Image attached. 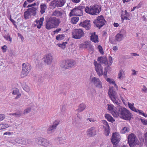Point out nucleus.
Segmentation results:
<instances>
[{
	"label": "nucleus",
	"mask_w": 147,
	"mask_h": 147,
	"mask_svg": "<svg viewBox=\"0 0 147 147\" xmlns=\"http://www.w3.org/2000/svg\"><path fill=\"white\" fill-rule=\"evenodd\" d=\"M115 111L112 112V115L114 117L119 116L120 118L126 120L131 119L133 115L126 108L122 106H118Z\"/></svg>",
	"instance_id": "nucleus-1"
},
{
	"label": "nucleus",
	"mask_w": 147,
	"mask_h": 147,
	"mask_svg": "<svg viewBox=\"0 0 147 147\" xmlns=\"http://www.w3.org/2000/svg\"><path fill=\"white\" fill-rule=\"evenodd\" d=\"M60 22V19L55 17L48 18L46 20L45 28L48 30L56 28L59 25Z\"/></svg>",
	"instance_id": "nucleus-2"
},
{
	"label": "nucleus",
	"mask_w": 147,
	"mask_h": 147,
	"mask_svg": "<svg viewBox=\"0 0 147 147\" xmlns=\"http://www.w3.org/2000/svg\"><path fill=\"white\" fill-rule=\"evenodd\" d=\"M101 6L96 5H94L93 6L89 7L87 6L85 9V11L86 13L92 15H97L101 11Z\"/></svg>",
	"instance_id": "nucleus-3"
},
{
	"label": "nucleus",
	"mask_w": 147,
	"mask_h": 147,
	"mask_svg": "<svg viewBox=\"0 0 147 147\" xmlns=\"http://www.w3.org/2000/svg\"><path fill=\"white\" fill-rule=\"evenodd\" d=\"M128 142L130 147H136L139 146V147L141 146V144L139 142V141L134 134L131 133L127 137Z\"/></svg>",
	"instance_id": "nucleus-4"
},
{
	"label": "nucleus",
	"mask_w": 147,
	"mask_h": 147,
	"mask_svg": "<svg viewBox=\"0 0 147 147\" xmlns=\"http://www.w3.org/2000/svg\"><path fill=\"white\" fill-rule=\"evenodd\" d=\"M38 8V7H32L28 9L24 13V19L26 20L29 19L31 18L32 16H35L36 15Z\"/></svg>",
	"instance_id": "nucleus-5"
},
{
	"label": "nucleus",
	"mask_w": 147,
	"mask_h": 147,
	"mask_svg": "<svg viewBox=\"0 0 147 147\" xmlns=\"http://www.w3.org/2000/svg\"><path fill=\"white\" fill-rule=\"evenodd\" d=\"M93 22L99 29H100L107 23L106 21L105 20L104 17L102 15L98 16L97 19L94 21Z\"/></svg>",
	"instance_id": "nucleus-6"
},
{
	"label": "nucleus",
	"mask_w": 147,
	"mask_h": 147,
	"mask_svg": "<svg viewBox=\"0 0 147 147\" xmlns=\"http://www.w3.org/2000/svg\"><path fill=\"white\" fill-rule=\"evenodd\" d=\"M22 66L21 76L22 78H24L28 75L31 68L30 65L28 63H24L22 64Z\"/></svg>",
	"instance_id": "nucleus-7"
},
{
	"label": "nucleus",
	"mask_w": 147,
	"mask_h": 147,
	"mask_svg": "<svg viewBox=\"0 0 147 147\" xmlns=\"http://www.w3.org/2000/svg\"><path fill=\"white\" fill-rule=\"evenodd\" d=\"M38 144L42 146L46 147H53L52 145L47 139L42 138H38L36 139Z\"/></svg>",
	"instance_id": "nucleus-8"
},
{
	"label": "nucleus",
	"mask_w": 147,
	"mask_h": 147,
	"mask_svg": "<svg viewBox=\"0 0 147 147\" xmlns=\"http://www.w3.org/2000/svg\"><path fill=\"white\" fill-rule=\"evenodd\" d=\"M84 34L81 29H76L72 32V37L76 39H80L84 35Z\"/></svg>",
	"instance_id": "nucleus-9"
},
{
	"label": "nucleus",
	"mask_w": 147,
	"mask_h": 147,
	"mask_svg": "<svg viewBox=\"0 0 147 147\" xmlns=\"http://www.w3.org/2000/svg\"><path fill=\"white\" fill-rule=\"evenodd\" d=\"M121 136L117 132L113 133V134L111 140L112 142L114 145V147H116V145L117 143L120 141L121 139Z\"/></svg>",
	"instance_id": "nucleus-10"
},
{
	"label": "nucleus",
	"mask_w": 147,
	"mask_h": 147,
	"mask_svg": "<svg viewBox=\"0 0 147 147\" xmlns=\"http://www.w3.org/2000/svg\"><path fill=\"white\" fill-rule=\"evenodd\" d=\"M108 94L111 100L113 102L116 100L117 95V92L113 89V88H110L108 90Z\"/></svg>",
	"instance_id": "nucleus-11"
},
{
	"label": "nucleus",
	"mask_w": 147,
	"mask_h": 147,
	"mask_svg": "<svg viewBox=\"0 0 147 147\" xmlns=\"http://www.w3.org/2000/svg\"><path fill=\"white\" fill-rule=\"evenodd\" d=\"M96 63H94V65L95 67V69L98 75L99 76H102L103 74L102 67L100 64Z\"/></svg>",
	"instance_id": "nucleus-12"
},
{
	"label": "nucleus",
	"mask_w": 147,
	"mask_h": 147,
	"mask_svg": "<svg viewBox=\"0 0 147 147\" xmlns=\"http://www.w3.org/2000/svg\"><path fill=\"white\" fill-rule=\"evenodd\" d=\"M92 82L94 84L96 87L99 88H102V82L98 78L95 77H93L91 79Z\"/></svg>",
	"instance_id": "nucleus-13"
},
{
	"label": "nucleus",
	"mask_w": 147,
	"mask_h": 147,
	"mask_svg": "<svg viewBox=\"0 0 147 147\" xmlns=\"http://www.w3.org/2000/svg\"><path fill=\"white\" fill-rule=\"evenodd\" d=\"M96 134V131L94 127H91L86 131V135L90 137L93 136Z\"/></svg>",
	"instance_id": "nucleus-14"
},
{
	"label": "nucleus",
	"mask_w": 147,
	"mask_h": 147,
	"mask_svg": "<svg viewBox=\"0 0 147 147\" xmlns=\"http://www.w3.org/2000/svg\"><path fill=\"white\" fill-rule=\"evenodd\" d=\"M60 121L59 120H55V122L53 123V124L51 126L47 129L48 133H50V131L53 132L54 131V129H56V128L58 125L59 124L60 122Z\"/></svg>",
	"instance_id": "nucleus-15"
},
{
	"label": "nucleus",
	"mask_w": 147,
	"mask_h": 147,
	"mask_svg": "<svg viewBox=\"0 0 147 147\" xmlns=\"http://www.w3.org/2000/svg\"><path fill=\"white\" fill-rule=\"evenodd\" d=\"M80 25L84 28L87 30H90L91 26L90 21L89 20H86L83 22H81L80 24Z\"/></svg>",
	"instance_id": "nucleus-16"
},
{
	"label": "nucleus",
	"mask_w": 147,
	"mask_h": 147,
	"mask_svg": "<svg viewBox=\"0 0 147 147\" xmlns=\"http://www.w3.org/2000/svg\"><path fill=\"white\" fill-rule=\"evenodd\" d=\"M16 142L25 145L28 143H30L31 142L30 140H27L24 138L19 139L16 140Z\"/></svg>",
	"instance_id": "nucleus-17"
},
{
	"label": "nucleus",
	"mask_w": 147,
	"mask_h": 147,
	"mask_svg": "<svg viewBox=\"0 0 147 147\" xmlns=\"http://www.w3.org/2000/svg\"><path fill=\"white\" fill-rule=\"evenodd\" d=\"M53 60V57L50 54L47 55L45 58L44 62L47 65L50 64Z\"/></svg>",
	"instance_id": "nucleus-18"
},
{
	"label": "nucleus",
	"mask_w": 147,
	"mask_h": 147,
	"mask_svg": "<svg viewBox=\"0 0 147 147\" xmlns=\"http://www.w3.org/2000/svg\"><path fill=\"white\" fill-rule=\"evenodd\" d=\"M97 60L101 63H104L106 65L108 64V61L106 57L105 56L100 57L98 58Z\"/></svg>",
	"instance_id": "nucleus-19"
},
{
	"label": "nucleus",
	"mask_w": 147,
	"mask_h": 147,
	"mask_svg": "<svg viewBox=\"0 0 147 147\" xmlns=\"http://www.w3.org/2000/svg\"><path fill=\"white\" fill-rule=\"evenodd\" d=\"M90 39L92 42L96 43L99 42L98 40V36L96 34V32H94L90 36Z\"/></svg>",
	"instance_id": "nucleus-20"
},
{
	"label": "nucleus",
	"mask_w": 147,
	"mask_h": 147,
	"mask_svg": "<svg viewBox=\"0 0 147 147\" xmlns=\"http://www.w3.org/2000/svg\"><path fill=\"white\" fill-rule=\"evenodd\" d=\"M73 9L74 10V13L75 14L76 16H81L83 15L82 11L79 8H78V7H75Z\"/></svg>",
	"instance_id": "nucleus-21"
},
{
	"label": "nucleus",
	"mask_w": 147,
	"mask_h": 147,
	"mask_svg": "<svg viewBox=\"0 0 147 147\" xmlns=\"http://www.w3.org/2000/svg\"><path fill=\"white\" fill-rule=\"evenodd\" d=\"M44 20V18L42 17L40 19L36 21V22L37 25H36L37 28L38 29H40L41 26H42L43 22Z\"/></svg>",
	"instance_id": "nucleus-22"
},
{
	"label": "nucleus",
	"mask_w": 147,
	"mask_h": 147,
	"mask_svg": "<svg viewBox=\"0 0 147 147\" xmlns=\"http://www.w3.org/2000/svg\"><path fill=\"white\" fill-rule=\"evenodd\" d=\"M52 15L53 16H56L57 17H60V18H62L63 13L59 10H55L53 12Z\"/></svg>",
	"instance_id": "nucleus-23"
},
{
	"label": "nucleus",
	"mask_w": 147,
	"mask_h": 147,
	"mask_svg": "<svg viewBox=\"0 0 147 147\" xmlns=\"http://www.w3.org/2000/svg\"><path fill=\"white\" fill-rule=\"evenodd\" d=\"M60 66L63 68L67 69L69 68L68 65V63L67 62V60H64L62 61L60 63Z\"/></svg>",
	"instance_id": "nucleus-24"
},
{
	"label": "nucleus",
	"mask_w": 147,
	"mask_h": 147,
	"mask_svg": "<svg viewBox=\"0 0 147 147\" xmlns=\"http://www.w3.org/2000/svg\"><path fill=\"white\" fill-rule=\"evenodd\" d=\"M56 6L57 7H61L64 5L65 2L63 0H55Z\"/></svg>",
	"instance_id": "nucleus-25"
},
{
	"label": "nucleus",
	"mask_w": 147,
	"mask_h": 147,
	"mask_svg": "<svg viewBox=\"0 0 147 147\" xmlns=\"http://www.w3.org/2000/svg\"><path fill=\"white\" fill-rule=\"evenodd\" d=\"M105 117L108 121L112 123L115 121V120L109 114H106L105 115Z\"/></svg>",
	"instance_id": "nucleus-26"
},
{
	"label": "nucleus",
	"mask_w": 147,
	"mask_h": 147,
	"mask_svg": "<svg viewBox=\"0 0 147 147\" xmlns=\"http://www.w3.org/2000/svg\"><path fill=\"white\" fill-rule=\"evenodd\" d=\"M47 5L44 3H42L40 5V12L41 14H43L45 12V10L47 8Z\"/></svg>",
	"instance_id": "nucleus-27"
},
{
	"label": "nucleus",
	"mask_w": 147,
	"mask_h": 147,
	"mask_svg": "<svg viewBox=\"0 0 147 147\" xmlns=\"http://www.w3.org/2000/svg\"><path fill=\"white\" fill-rule=\"evenodd\" d=\"M65 140V137H64L63 138V137H58L57 139V143L58 144H63L64 143L65 141L64 140Z\"/></svg>",
	"instance_id": "nucleus-28"
},
{
	"label": "nucleus",
	"mask_w": 147,
	"mask_h": 147,
	"mask_svg": "<svg viewBox=\"0 0 147 147\" xmlns=\"http://www.w3.org/2000/svg\"><path fill=\"white\" fill-rule=\"evenodd\" d=\"M10 115L15 116V117H18L22 115L23 112L21 111H19L15 113H11L10 114Z\"/></svg>",
	"instance_id": "nucleus-29"
},
{
	"label": "nucleus",
	"mask_w": 147,
	"mask_h": 147,
	"mask_svg": "<svg viewBox=\"0 0 147 147\" xmlns=\"http://www.w3.org/2000/svg\"><path fill=\"white\" fill-rule=\"evenodd\" d=\"M123 34L118 33L115 36V39L116 41H121L123 38Z\"/></svg>",
	"instance_id": "nucleus-30"
},
{
	"label": "nucleus",
	"mask_w": 147,
	"mask_h": 147,
	"mask_svg": "<svg viewBox=\"0 0 147 147\" xmlns=\"http://www.w3.org/2000/svg\"><path fill=\"white\" fill-rule=\"evenodd\" d=\"M86 106L84 104H80L79 106V108L77 109L79 112H81L84 111L86 108Z\"/></svg>",
	"instance_id": "nucleus-31"
},
{
	"label": "nucleus",
	"mask_w": 147,
	"mask_h": 147,
	"mask_svg": "<svg viewBox=\"0 0 147 147\" xmlns=\"http://www.w3.org/2000/svg\"><path fill=\"white\" fill-rule=\"evenodd\" d=\"M65 36L64 34H58L56 36V39L58 40H61L64 39Z\"/></svg>",
	"instance_id": "nucleus-32"
},
{
	"label": "nucleus",
	"mask_w": 147,
	"mask_h": 147,
	"mask_svg": "<svg viewBox=\"0 0 147 147\" xmlns=\"http://www.w3.org/2000/svg\"><path fill=\"white\" fill-rule=\"evenodd\" d=\"M102 123L104 124L103 126L105 127V129L109 130V126L107 122L105 120L102 121Z\"/></svg>",
	"instance_id": "nucleus-33"
},
{
	"label": "nucleus",
	"mask_w": 147,
	"mask_h": 147,
	"mask_svg": "<svg viewBox=\"0 0 147 147\" xmlns=\"http://www.w3.org/2000/svg\"><path fill=\"white\" fill-rule=\"evenodd\" d=\"M129 130V128L125 127H124L121 130V133L122 134H125L128 132Z\"/></svg>",
	"instance_id": "nucleus-34"
},
{
	"label": "nucleus",
	"mask_w": 147,
	"mask_h": 147,
	"mask_svg": "<svg viewBox=\"0 0 147 147\" xmlns=\"http://www.w3.org/2000/svg\"><path fill=\"white\" fill-rule=\"evenodd\" d=\"M68 60L71 68L73 66L76 64V62L73 59H69Z\"/></svg>",
	"instance_id": "nucleus-35"
},
{
	"label": "nucleus",
	"mask_w": 147,
	"mask_h": 147,
	"mask_svg": "<svg viewBox=\"0 0 147 147\" xmlns=\"http://www.w3.org/2000/svg\"><path fill=\"white\" fill-rule=\"evenodd\" d=\"M79 20V17H74L72 18L71 21L74 24H75L78 22Z\"/></svg>",
	"instance_id": "nucleus-36"
},
{
	"label": "nucleus",
	"mask_w": 147,
	"mask_h": 147,
	"mask_svg": "<svg viewBox=\"0 0 147 147\" xmlns=\"http://www.w3.org/2000/svg\"><path fill=\"white\" fill-rule=\"evenodd\" d=\"M128 105L129 108L132 111H136V109L134 107L133 105L130 103H128Z\"/></svg>",
	"instance_id": "nucleus-37"
},
{
	"label": "nucleus",
	"mask_w": 147,
	"mask_h": 147,
	"mask_svg": "<svg viewBox=\"0 0 147 147\" xmlns=\"http://www.w3.org/2000/svg\"><path fill=\"white\" fill-rule=\"evenodd\" d=\"M108 109L110 111H111V114H112V112L114 110L115 108H113V106L112 105H108Z\"/></svg>",
	"instance_id": "nucleus-38"
},
{
	"label": "nucleus",
	"mask_w": 147,
	"mask_h": 147,
	"mask_svg": "<svg viewBox=\"0 0 147 147\" xmlns=\"http://www.w3.org/2000/svg\"><path fill=\"white\" fill-rule=\"evenodd\" d=\"M1 129H4L6 128L9 127V125L7 124H1Z\"/></svg>",
	"instance_id": "nucleus-39"
},
{
	"label": "nucleus",
	"mask_w": 147,
	"mask_h": 147,
	"mask_svg": "<svg viewBox=\"0 0 147 147\" xmlns=\"http://www.w3.org/2000/svg\"><path fill=\"white\" fill-rule=\"evenodd\" d=\"M31 111V108H28L26 109L25 110L24 112H23V114H26L29 113Z\"/></svg>",
	"instance_id": "nucleus-40"
},
{
	"label": "nucleus",
	"mask_w": 147,
	"mask_h": 147,
	"mask_svg": "<svg viewBox=\"0 0 147 147\" xmlns=\"http://www.w3.org/2000/svg\"><path fill=\"white\" fill-rule=\"evenodd\" d=\"M98 49L100 53L101 54H103L104 53V52L102 46L100 45H99L98 46Z\"/></svg>",
	"instance_id": "nucleus-41"
},
{
	"label": "nucleus",
	"mask_w": 147,
	"mask_h": 147,
	"mask_svg": "<svg viewBox=\"0 0 147 147\" xmlns=\"http://www.w3.org/2000/svg\"><path fill=\"white\" fill-rule=\"evenodd\" d=\"M86 47L90 50L92 51L94 50L92 46L91 45H87Z\"/></svg>",
	"instance_id": "nucleus-42"
},
{
	"label": "nucleus",
	"mask_w": 147,
	"mask_h": 147,
	"mask_svg": "<svg viewBox=\"0 0 147 147\" xmlns=\"http://www.w3.org/2000/svg\"><path fill=\"white\" fill-rule=\"evenodd\" d=\"M57 45L58 47H61V48L64 49L65 47V44H64V43H62L61 44L59 43L57 44Z\"/></svg>",
	"instance_id": "nucleus-43"
},
{
	"label": "nucleus",
	"mask_w": 147,
	"mask_h": 147,
	"mask_svg": "<svg viewBox=\"0 0 147 147\" xmlns=\"http://www.w3.org/2000/svg\"><path fill=\"white\" fill-rule=\"evenodd\" d=\"M55 1V0H53L51 2L50 4V5L53 7H55V6H56V1Z\"/></svg>",
	"instance_id": "nucleus-44"
},
{
	"label": "nucleus",
	"mask_w": 147,
	"mask_h": 147,
	"mask_svg": "<svg viewBox=\"0 0 147 147\" xmlns=\"http://www.w3.org/2000/svg\"><path fill=\"white\" fill-rule=\"evenodd\" d=\"M1 49L2 50L3 52L5 53L6 51L7 47L6 45H4L1 47Z\"/></svg>",
	"instance_id": "nucleus-45"
},
{
	"label": "nucleus",
	"mask_w": 147,
	"mask_h": 147,
	"mask_svg": "<svg viewBox=\"0 0 147 147\" xmlns=\"http://www.w3.org/2000/svg\"><path fill=\"white\" fill-rule=\"evenodd\" d=\"M19 92L18 89H15L13 90L12 93L13 94H18Z\"/></svg>",
	"instance_id": "nucleus-46"
},
{
	"label": "nucleus",
	"mask_w": 147,
	"mask_h": 147,
	"mask_svg": "<svg viewBox=\"0 0 147 147\" xmlns=\"http://www.w3.org/2000/svg\"><path fill=\"white\" fill-rule=\"evenodd\" d=\"M5 118V115L4 114H0V121L3 120Z\"/></svg>",
	"instance_id": "nucleus-47"
},
{
	"label": "nucleus",
	"mask_w": 147,
	"mask_h": 147,
	"mask_svg": "<svg viewBox=\"0 0 147 147\" xmlns=\"http://www.w3.org/2000/svg\"><path fill=\"white\" fill-rule=\"evenodd\" d=\"M13 134V132H10L9 131L5 132L3 134V135H7L8 136L11 135Z\"/></svg>",
	"instance_id": "nucleus-48"
},
{
	"label": "nucleus",
	"mask_w": 147,
	"mask_h": 147,
	"mask_svg": "<svg viewBox=\"0 0 147 147\" xmlns=\"http://www.w3.org/2000/svg\"><path fill=\"white\" fill-rule=\"evenodd\" d=\"M115 102V103L117 105V106L115 107V109H114V110L113 111V112H114V111H115V110H116V109H117V107H118V106H121L120 105H119V104L120 103L117 101H116V100H115V101H114V102Z\"/></svg>",
	"instance_id": "nucleus-49"
},
{
	"label": "nucleus",
	"mask_w": 147,
	"mask_h": 147,
	"mask_svg": "<svg viewBox=\"0 0 147 147\" xmlns=\"http://www.w3.org/2000/svg\"><path fill=\"white\" fill-rule=\"evenodd\" d=\"M123 72V70H121L119 71V73L118 74V78L120 79L122 76V73Z\"/></svg>",
	"instance_id": "nucleus-50"
},
{
	"label": "nucleus",
	"mask_w": 147,
	"mask_h": 147,
	"mask_svg": "<svg viewBox=\"0 0 147 147\" xmlns=\"http://www.w3.org/2000/svg\"><path fill=\"white\" fill-rule=\"evenodd\" d=\"M36 5V3H34L32 4H31L28 5L27 6V8L31 7H33L34 6H35Z\"/></svg>",
	"instance_id": "nucleus-51"
},
{
	"label": "nucleus",
	"mask_w": 147,
	"mask_h": 147,
	"mask_svg": "<svg viewBox=\"0 0 147 147\" xmlns=\"http://www.w3.org/2000/svg\"><path fill=\"white\" fill-rule=\"evenodd\" d=\"M73 16H76L75 13H74V10H72L69 14L70 17H71Z\"/></svg>",
	"instance_id": "nucleus-52"
},
{
	"label": "nucleus",
	"mask_w": 147,
	"mask_h": 147,
	"mask_svg": "<svg viewBox=\"0 0 147 147\" xmlns=\"http://www.w3.org/2000/svg\"><path fill=\"white\" fill-rule=\"evenodd\" d=\"M4 38L6 39L7 40H8L9 39V40L11 41V38L10 37L9 35L7 36H4Z\"/></svg>",
	"instance_id": "nucleus-53"
},
{
	"label": "nucleus",
	"mask_w": 147,
	"mask_h": 147,
	"mask_svg": "<svg viewBox=\"0 0 147 147\" xmlns=\"http://www.w3.org/2000/svg\"><path fill=\"white\" fill-rule=\"evenodd\" d=\"M144 138L146 143L147 142V131L144 134Z\"/></svg>",
	"instance_id": "nucleus-54"
},
{
	"label": "nucleus",
	"mask_w": 147,
	"mask_h": 147,
	"mask_svg": "<svg viewBox=\"0 0 147 147\" xmlns=\"http://www.w3.org/2000/svg\"><path fill=\"white\" fill-rule=\"evenodd\" d=\"M85 7L84 6H78V8H79L81 10H82V13H83V9H85Z\"/></svg>",
	"instance_id": "nucleus-55"
},
{
	"label": "nucleus",
	"mask_w": 147,
	"mask_h": 147,
	"mask_svg": "<svg viewBox=\"0 0 147 147\" xmlns=\"http://www.w3.org/2000/svg\"><path fill=\"white\" fill-rule=\"evenodd\" d=\"M61 30V28H59L57 29L56 30H54L53 31V32L54 33V34H55L56 33H58Z\"/></svg>",
	"instance_id": "nucleus-56"
},
{
	"label": "nucleus",
	"mask_w": 147,
	"mask_h": 147,
	"mask_svg": "<svg viewBox=\"0 0 147 147\" xmlns=\"http://www.w3.org/2000/svg\"><path fill=\"white\" fill-rule=\"evenodd\" d=\"M71 1L74 3H78L80 2L81 0H71Z\"/></svg>",
	"instance_id": "nucleus-57"
},
{
	"label": "nucleus",
	"mask_w": 147,
	"mask_h": 147,
	"mask_svg": "<svg viewBox=\"0 0 147 147\" xmlns=\"http://www.w3.org/2000/svg\"><path fill=\"white\" fill-rule=\"evenodd\" d=\"M135 112H138L140 114H141V115L143 113V111H142L139 110L138 109H136V111H135Z\"/></svg>",
	"instance_id": "nucleus-58"
},
{
	"label": "nucleus",
	"mask_w": 147,
	"mask_h": 147,
	"mask_svg": "<svg viewBox=\"0 0 147 147\" xmlns=\"http://www.w3.org/2000/svg\"><path fill=\"white\" fill-rule=\"evenodd\" d=\"M142 90L143 91L145 92L147 90V88L145 86L143 85Z\"/></svg>",
	"instance_id": "nucleus-59"
},
{
	"label": "nucleus",
	"mask_w": 147,
	"mask_h": 147,
	"mask_svg": "<svg viewBox=\"0 0 147 147\" xmlns=\"http://www.w3.org/2000/svg\"><path fill=\"white\" fill-rule=\"evenodd\" d=\"M28 2L27 1H25L24 2V4H23V6L24 7H27L26 5H27V4H28Z\"/></svg>",
	"instance_id": "nucleus-60"
},
{
	"label": "nucleus",
	"mask_w": 147,
	"mask_h": 147,
	"mask_svg": "<svg viewBox=\"0 0 147 147\" xmlns=\"http://www.w3.org/2000/svg\"><path fill=\"white\" fill-rule=\"evenodd\" d=\"M109 62L110 63H113V60L112 57L111 56H109Z\"/></svg>",
	"instance_id": "nucleus-61"
},
{
	"label": "nucleus",
	"mask_w": 147,
	"mask_h": 147,
	"mask_svg": "<svg viewBox=\"0 0 147 147\" xmlns=\"http://www.w3.org/2000/svg\"><path fill=\"white\" fill-rule=\"evenodd\" d=\"M18 36L21 38V39L22 40V41L23 39H24V37L23 36H22V35L20 33H18Z\"/></svg>",
	"instance_id": "nucleus-62"
},
{
	"label": "nucleus",
	"mask_w": 147,
	"mask_h": 147,
	"mask_svg": "<svg viewBox=\"0 0 147 147\" xmlns=\"http://www.w3.org/2000/svg\"><path fill=\"white\" fill-rule=\"evenodd\" d=\"M9 20L13 24H15L16 23V21L12 19L11 17H10Z\"/></svg>",
	"instance_id": "nucleus-63"
},
{
	"label": "nucleus",
	"mask_w": 147,
	"mask_h": 147,
	"mask_svg": "<svg viewBox=\"0 0 147 147\" xmlns=\"http://www.w3.org/2000/svg\"><path fill=\"white\" fill-rule=\"evenodd\" d=\"M132 73V75H136V71L134 69H132L131 70Z\"/></svg>",
	"instance_id": "nucleus-64"
}]
</instances>
